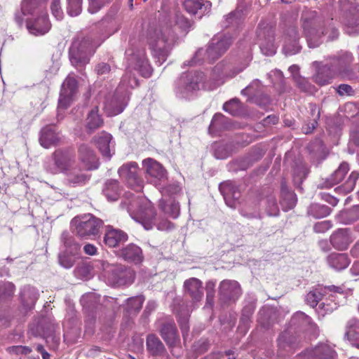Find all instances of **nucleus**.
Listing matches in <instances>:
<instances>
[{
    "label": "nucleus",
    "instance_id": "1",
    "mask_svg": "<svg viewBox=\"0 0 359 359\" xmlns=\"http://www.w3.org/2000/svg\"><path fill=\"white\" fill-rule=\"evenodd\" d=\"M302 27L309 48L318 47L327 36L329 41L336 39L339 31L330 20L325 21L316 11H306L301 18Z\"/></svg>",
    "mask_w": 359,
    "mask_h": 359
},
{
    "label": "nucleus",
    "instance_id": "2",
    "mask_svg": "<svg viewBox=\"0 0 359 359\" xmlns=\"http://www.w3.org/2000/svg\"><path fill=\"white\" fill-rule=\"evenodd\" d=\"M177 36L168 25H150L146 32L147 43L156 62L161 65L168 58Z\"/></svg>",
    "mask_w": 359,
    "mask_h": 359
},
{
    "label": "nucleus",
    "instance_id": "3",
    "mask_svg": "<svg viewBox=\"0 0 359 359\" xmlns=\"http://www.w3.org/2000/svg\"><path fill=\"white\" fill-rule=\"evenodd\" d=\"M232 43L231 38L227 36H216L212 39L206 49L199 48L194 57L184 62V65H195L205 62H212L221 57Z\"/></svg>",
    "mask_w": 359,
    "mask_h": 359
},
{
    "label": "nucleus",
    "instance_id": "4",
    "mask_svg": "<svg viewBox=\"0 0 359 359\" xmlns=\"http://www.w3.org/2000/svg\"><path fill=\"white\" fill-rule=\"evenodd\" d=\"M97 47L90 36H78L73 41L69 51L72 65L77 69H83L89 63Z\"/></svg>",
    "mask_w": 359,
    "mask_h": 359
},
{
    "label": "nucleus",
    "instance_id": "5",
    "mask_svg": "<svg viewBox=\"0 0 359 359\" xmlns=\"http://www.w3.org/2000/svg\"><path fill=\"white\" fill-rule=\"evenodd\" d=\"M134 219L146 230H150L154 226L161 231H170L175 227L174 224L168 219H162L158 222L154 208L149 201H144L140 204Z\"/></svg>",
    "mask_w": 359,
    "mask_h": 359
},
{
    "label": "nucleus",
    "instance_id": "6",
    "mask_svg": "<svg viewBox=\"0 0 359 359\" xmlns=\"http://www.w3.org/2000/svg\"><path fill=\"white\" fill-rule=\"evenodd\" d=\"M76 164L75 154L69 149L55 150L46 161L45 168L51 174L65 173Z\"/></svg>",
    "mask_w": 359,
    "mask_h": 359
},
{
    "label": "nucleus",
    "instance_id": "7",
    "mask_svg": "<svg viewBox=\"0 0 359 359\" xmlns=\"http://www.w3.org/2000/svg\"><path fill=\"white\" fill-rule=\"evenodd\" d=\"M103 276L114 285H124L133 282L135 274L133 270L121 264L102 262Z\"/></svg>",
    "mask_w": 359,
    "mask_h": 359
},
{
    "label": "nucleus",
    "instance_id": "8",
    "mask_svg": "<svg viewBox=\"0 0 359 359\" xmlns=\"http://www.w3.org/2000/svg\"><path fill=\"white\" fill-rule=\"evenodd\" d=\"M61 242L63 245V250L58 255L59 263L62 267L70 269L79 257L81 245L76 242L73 236L67 231L62 233Z\"/></svg>",
    "mask_w": 359,
    "mask_h": 359
},
{
    "label": "nucleus",
    "instance_id": "9",
    "mask_svg": "<svg viewBox=\"0 0 359 359\" xmlns=\"http://www.w3.org/2000/svg\"><path fill=\"white\" fill-rule=\"evenodd\" d=\"M103 222L91 214L74 217L72 222V227L75 233L81 238H88L97 235Z\"/></svg>",
    "mask_w": 359,
    "mask_h": 359
},
{
    "label": "nucleus",
    "instance_id": "10",
    "mask_svg": "<svg viewBox=\"0 0 359 359\" xmlns=\"http://www.w3.org/2000/svg\"><path fill=\"white\" fill-rule=\"evenodd\" d=\"M126 55L129 68L138 71L144 77L151 76L152 69L146 56L144 48L131 45L126 50Z\"/></svg>",
    "mask_w": 359,
    "mask_h": 359
},
{
    "label": "nucleus",
    "instance_id": "11",
    "mask_svg": "<svg viewBox=\"0 0 359 359\" xmlns=\"http://www.w3.org/2000/svg\"><path fill=\"white\" fill-rule=\"evenodd\" d=\"M205 81V75L201 72L183 73L175 82V92L182 97H187L189 93L200 89Z\"/></svg>",
    "mask_w": 359,
    "mask_h": 359
},
{
    "label": "nucleus",
    "instance_id": "12",
    "mask_svg": "<svg viewBox=\"0 0 359 359\" xmlns=\"http://www.w3.org/2000/svg\"><path fill=\"white\" fill-rule=\"evenodd\" d=\"M353 62V56L348 52H340L332 57L330 67L336 75H341L343 78L352 79V71L350 65Z\"/></svg>",
    "mask_w": 359,
    "mask_h": 359
},
{
    "label": "nucleus",
    "instance_id": "13",
    "mask_svg": "<svg viewBox=\"0 0 359 359\" xmlns=\"http://www.w3.org/2000/svg\"><path fill=\"white\" fill-rule=\"evenodd\" d=\"M337 353L328 344L320 343L313 348L306 349L297 354L294 359H335Z\"/></svg>",
    "mask_w": 359,
    "mask_h": 359
},
{
    "label": "nucleus",
    "instance_id": "14",
    "mask_svg": "<svg viewBox=\"0 0 359 359\" xmlns=\"http://www.w3.org/2000/svg\"><path fill=\"white\" fill-rule=\"evenodd\" d=\"M241 294V288L236 280H224L219 286V296L224 304L235 302Z\"/></svg>",
    "mask_w": 359,
    "mask_h": 359
},
{
    "label": "nucleus",
    "instance_id": "15",
    "mask_svg": "<svg viewBox=\"0 0 359 359\" xmlns=\"http://www.w3.org/2000/svg\"><path fill=\"white\" fill-rule=\"evenodd\" d=\"M76 92V80L73 77L68 76L62 85L58 101V108L60 109H66L71 104Z\"/></svg>",
    "mask_w": 359,
    "mask_h": 359
},
{
    "label": "nucleus",
    "instance_id": "16",
    "mask_svg": "<svg viewBox=\"0 0 359 359\" xmlns=\"http://www.w3.org/2000/svg\"><path fill=\"white\" fill-rule=\"evenodd\" d=\"M331 292V297L335 298L337 294L344 295L343 290L340 287L334 285L325 286L323 288H316L307 293L305 301L308 305L314 308L322 299L323 295Z\"/></svg>",
    "mask_w": 359,
    "mask_h": 359
},
{
    "label": "nucleus",
    "instance_id": "17",
    "mask_svg": "<svg viewBox=\"0 0 359 359\" xmlns=\"http://www.w3.org/2000/svg\"><path fill=\"white\" fill-rule=\"evenodd\" d=\"M283 51L285 55H292L298 53L301 49L299 34L294 26L289 27L284 34Z\"/></svg>",
    "mask_w": 359,
    "mask_h": 359
},
{
    "label": "nucleus",
    "instance_id": "18",
    "mask_svg": "<svg viewBox=\"0 0 359 359\" xmlns=\"http://www.w3.org/2000/svg\"><path fill=\"white\" fill-rule=\"evenodd\" d=\"M258 36L260 39L261 52L266 56H272L276 53L277 46L274 41V31L271 28H259Z\"/></svg>",
    "mask_w": 359,
    "mask_h": 359
},
{
    "label": "nucleus",
    "instance_id": "19",
    "mask_svg": "<svg viewBox=\"0 0 359 359\" xmlns=\"http://www.w3.org/2000/svg\"><path fill=\"white\" fill-rule=\"evenodd\" d=\"M219 189L226 204L231 208H236L241 198L238 186L233 182L226 181L219 184Z\"/></svg>",
    "mask_w": 359,
    "mask_h": 359
},
{
    "label": "nucleus",
    "instance_id": "20",
    "mask_svg": "<svg viewBox=\"0 0 359 359\" xmlns=\"http://www.w3.org/2000/svg\"><path fill=\"white\" fill-rule=\"evenodd\" d=\"M26 27L29 32L33 35L39 36L45 34L50 28V24L48 19L47 13L41 12L36 18L27 19Z\"/></svg>",
    "mask_w": 359,
    "mask_h": 359
},
{
    "label": "nucleus",
    "instance_id": "21",
    "mask_svg": "<svg viewBox=\"0 0 359 359\" xmlns=\"http://www.w3.org/2000/svg\"><path fill=\"white\" fill-rule=\"evenodd\" d=\"M126 104V94L116 92L111 97L106 100L104 109L108 116H113L121 114Z\"/></svg>",
    "mask_w": 359,
    "mask_h": 359
},
{
    "label": "nucleus",
    "instance_id": "22",
    "mask_svg": "<svg viewBox=\"0 0 359 359\" xmlns=\"http://www.w3.org/2000/svg\"><path fill=\"white\" fill-rule=\"evenodd\" d=\"M147 175L151 180L156 183L167 178V172L161 164L152 158H147L142 162Z\"/></svg>",
    "mask_w": 359,
    "mask_h": 359
},
{
    "label": "nucleus",
    "instance_id": "23",
    "mask_svg": "<svg viewBox=\"0 0 359 359\" xmlns=\"http://www.w3.org/2000/svg\"><path fill=\"white\" fill-rule=\"evenodd\" d=\"M159 332L169 347L175 346L179 341L177 330L172 319H168L163 322L159 329Z\"/></svg>",
    "mask_w": 359,
    "mask_h": 359
},
{
    "label": "nucleus",
    "instance_id": "24",
    "mask_svg": "<svg viewBox=\"0 0 359 359\" xmlns=\"http://www.w3.org/2000/svg\"><path fill=\"white\" fill-rule=\"evenodd\" d=\"M78 156L80 161L87 170H95L99 166L98 159L94 151L87 144L79 147Z\"/></svg>",
    "mask_w": 359,
    "mask_h": 359
},
{
    "label": "nucleus",
    "instance_id": "25",
    "mask_svg": "<svg viewBox=\"0 0 359 359\" xmlns=\"http://www.w3.org/2000/svg\"><path fill=\"white\" fill-rule=\"evenodd\" d=\"M184 290L193 302H200L203 297V287L201 280L196 278H191L184 283Z\"/></svg>",
    "mask_w": 359,
    "mask_h": 359
},
{
    "label": "nucleus",
    "instance_id": "26",
    "mask_svg": "<svg viewBox=\"0 0 359 359\" xmlns=\"http://www.w3.org/2000/svg\"><path fill=\"white\" fill-rule=\"evenodd\" d=\"M67 183L72 187L83 186L88 182L90 176L81 170L78 165L74 164L65 173Z\"/></svg>",
    "mask_w": 359,
    "mask_h": 359
},
{
    "label": "nucleus",
    "instance_id": "27",
    "mask_svg": "<svg viewBox=\"0 0 359 359\" xmlns=\"http://www.w3.org/2000/svg\"><path fill=\"white\" fill-rule=\"evenodd\" d=\"M183 5L189 13L201 19L210 11L212 4L208 1L203 3V0H184Z\"/></svg>",
    "mask_w": 359,
    "mask_h": 359
},
{
    "label": "nucleus",
    "instance_id": "28",
    "mask_svg": "<svg viewBox=\"0 0 359 359\" xmlns=\"http://www.w3.org/2000/svg\"><path fill=\"white\" fill-rule=\"evenodd\" d=\"M277 344L279 351L290 352L297 347L298 339L294 331L290 329L285 330L279 335Z\"/></svg>",
    "mask_w": 359,
    "mask_h": 359
},
{
    "label": "nucleus",
    "instance_id": "29",
    "mask_svg": "<svg viewBox=\"0 0 359 359\" xmlns=\"http://www.w3.org/2000/svg\"><path fill=\"white\" fill-rule=\"evenodd\" d=\"M120 256L126 261L134 264H140L144 259L142 249L133 243H130L122 248Z\"/></svg>",
    "mask_w": 359,
    "mask_h": 359
},
{
    "label": "nucleus",
    "instance_id": "30",
    "mask_svg": "<svg viewBox=\"0 0 359 359\" xmlns=\"http://www.w3.org/2000/svg\"><path fill=\"white\" fill-rule=\"evenodd\" d=\"M111 139L112 136L109 133L102 132L95 140L100 151L107 159L114 154V147L111 145Z\"/></svg>",
    "mask_w": 359,
    "mask_h": 359
},
{
    "label": "nucleus",
    "instance_id": "31",
    "mask_svg": "<svg viewBox=\"0 0 359 359\" xmlns=\"http://www.w3.org/2000/svg\"><path fill=\"white\" fill-rule=\"evenodd\" d=\"M137 168L136 163L130 162L122 165L118 172L120 177L126 179L130 184H139L140 180L137 176Z\"/></svg>",
    "mask_w": 359,
    "mask_h": 359
},
{
    "label": "nucleus",
    "instance_id": "32",
    "mask_svg": "<svg viewBox=\"0 0 359 359\" xmlns=\"http://www.w3.org/2000/svg\"><path fill=\"white\" fill-rule=\"evenodd\" d=\"M351 242L348 233V229H339L330 237V243L332 246L339 250H346Z\"/></svg>",
    "mask_w": 359,
    "mask_h": 359
},
{
    "label": "nucleus",
    "instance_id": "33",
    "mask_svg": "<svg viewBox=\"0 0 359 359\" xmlns=\"http://www.w3.org/2000/svg\"><path fill=\"white\" fill-rule=\"evenodd\" d=\"M128 238V235L124 231L111 228L106 232L104 241L109 247L114 248L127 241Z\"/></svg>",
    "mask_w": 359,
    "mask_h": 359
},
{
    "label": "nucleus",
    "instance_id": "34",
    "mask_svg": "<svg viewBox=\"0 0 359 359\" xmlns=\"http://www.w3.org/2000/svg\"><path fill=\"white\" fill-rule=\"evenodd\" d=\"M146 347L148 353L153 356H161L165 353V348L160 339L154 334L147 337Z\"/></svg>",
    "mask_w": 359,
    "mask_h": 359
},
{
    "label": "nucleus",
    "instance_id": "35",
    "mask_svg": "<svg viewBox=\"0 0 359 359\" xmlns=\"http://www.w3.org/2000/svg\"><path fill=\"white\" fill-rule=\"evenodd\" d=\"M329 266L337 271L346 269L351 260L345 253H332L327 258Z\"/></svg>",
    "mask_w": 359,
    "mask_h": 359
},
{
    "label": "nucleus",
    "instance_id": "36",
    "mask_svg": "<svg viewBox=\"0 0 359 359\" xmlns=\"http://www.w3.org/2000/svg\"><path fill=\"white\" fill-rule=\"evenodd\" d=\"M255 309V299H252L245 303L240 319L239 329L245 332L251 322L252 316Z\"/></svg>",
    "mask_w": 359,
    "mask_h": 359
},
{
    "label": "nucleus",
    "instance_id": "37",
    "mask_svg": "<svg viewBox=\"0 0 359 359\" xmlns=\"http://www.w3.org/2000/svg\"><path fill=\"white\" fill-rule=\"evenodd\" d=\"M59 140L58 135L52 126L43 128L41 132L39 138L40 144L44 148H49Z\"/></svg>",
    "mask_w": 359,
    "mask_h": 359
},
{
    "label": "nucleus",
    "instance_id": "38",
    "mask_svg": "<svg viewBox=\"0 0 359 359\" xmlns=\"http://www.w3.org/2000/svg\"><path fill=\"white\" fill-rule=\"evenodd\" d=\"M38 297L37 290L30 286L25 287L21 292V300L23 306L27 309H32L34 307Z\"/></svg>",
    "mask_w": 359,
    "mask_h": 359
},
{
    "label": "nucleus",
    "instance_id": "39",
    "mask_svg": "<svg viewBox=\"0 0 359 359\" xmlns=\"http://www.w3.org/2000/svg\"><path fill=\"white\" fill-rule=\"evenodd\" d=\"M36 0H23L21 4V12L16 13L15 18L19 25H21L23 21V16L27 15H33L37 13Z\"/></svg>",
    "mask_w": 359,
    "mask_h": 359
},
{
    "label": "nucleus",
    "instance_id": "40",
    "mask_svg": "<svg viewBox=\"0 0 359 359\" xmlns=\"http://www.w3.org/2000/svg\"><path fill=\"white\" fill-rule=\"evenodd\" d=\"M346 32L348 34L359 33V10L355 9L349 12L345 19Z\"/></svg>",
    "mask_w": 359,
    "mask_h": 359
},
{
    "label": "nucleus",
    "instance_id": "41",
    "mask_svg": "<svg viewBox=\"0 0 359 359\" xmlns=\"http://www.w3.org/2000/svg\"><path fill=\"white\" fill-rule=\"evenodd\" d=\"M159 208L165 215L173 219H176L180 212L179 203L172 200H170L168 201L161 200L159 201Z\"/></svg>",
    "mask_w": 359,
    "mask_h": 359
},
{
    "label": "nucleus",
    "instance_id": "42",
    "mask_svg": "<svg viewBox=\"0 0 359 359\" xmlns=\"http://www.w3.org/2000/svg\"><path fill=\"white\" fill-rule=\"evenodd\" d=\"M336 76L330 65H326L318 70L314 76V81L320 86L326 85Z\"/></svg>",
    "mask_w": 359,
    "mask_h": 359
},
{
    "label": "nucleus",
    "instance_id": "43",
    "mask_svg": "<svg viewBox=\"0 0 359 359\" xmlns=\"http://www.w3.org/2000/svg\"><path fill=\"white\" fill-rule=\"evenodd\" d=\"M102 124L103 121L98 114V108L95 107L88 113L86 118V128L90 133H92L95 130L100 128Z\"/></svg>",
    "mask_w": 359,
    "mask_h": 359
},
{
    "label": "nucleus",
    "instance_id": "44",
    "mask_svg": "<svg viewBox=\"0 0 359 359\" xmlns=\"http://www.w3.org/2000/svg\"><path fill=\"white\" fill-rule=\"evenodd\" d=\"M232 144L228 142H216L212 145L213 154L217 159H224L232 152Z\"/></svg>",
    "mask_w": 359,
    "mask_h": 359
},
{
    "label": "nucleus",
    "instance_id": "45",
    "mask_svg": "<svg viewBox=\"0 0 359 359\" xmlns=\"http://www.w3.org/2000/svg\"><path fill=\"white\" fill-rule=\"evenodd\" d=\"M229 125V119L223 114L218 113L216 114L210 123L209 126L210 133H215L226 128Z\"/></svg>",
    "mask_w": 359,
    "mask_h": 359
},
{
    "label": "nucleus",
    "instance_id": "46",
    "mask_svg": "<svg viewBox=\"0 0 359 359\" xmlns=\"http://www.w3.org/2000/svg\"><path fill=\"white\" fill-rule=\"evenodd\" d=\"M331 212V209L325 205H320L318 203L311 204L309 208L307 213L309 215L316 219L322 218L328 216Z\"/></svg>",
    "mask_w": 359,
    "mask_h": 359
},
{
    "label": "nucleus",
    "instance_id": "47",
    "mask_svg": "<svg viewBox=\"0 0 359 359\" xmlns=\"http://www.w3.org/2000/svg\"><path fill=\"white\" fill-rule=\"evenodd\" d=\"M344 337L348 340L359 339V320L356 318L350 319L346 326Z\"/></svg>",
    "mask_w": 359,
    "mask_h": 359
},
{
    "label": "nucleus",
    "instance_id": "48",
    "mask_svg": "<svg viewBox=\"0 0 359 359\" xmlns=\"http://www.w3.org/2000/svg\"><path fill=\"white\" fill-rule=\"evenodd\" d=\"M349 170L348 164L346 163H342L337 170L330 176L328 179V185L332 187L342 181L345 175Z\"/></svg>",
    "mask_w": 359,
    "mask_h": 359
},
{
    "label": "nucleus",
    "instance_id": "49",
    "mask_svg": "<svg viewBox=\"0 0 359 359\" xmlns=\"http://www.w3.org/2000/svg\"><path fill=\"white\" fill-rule=\"evenodd\" d=\"M103 193L109 201H116L119 196L118 182L116 180L108 181L105 184Z\"/></svg>",
    "mask_w": 359,
    "mask_h": 359
},
{
    "label": "nucleus",
    "instance_id": "50",
    "mask_svg": "<svg viewBox=\"0 0 359 359\" xmlns=\"http://www.w3.org/2000/svg\"><path fill=\"white\" fill-rule=\"evenodd\" d=\"M81 304L87 310H93L99 302V297L95 293H87L81 298Z\"/></svg>",
    "mask_w": 359,
    "mask_h": 359
},
{
    "label": "nucleus",
    "instance_id": "51",
    "mask_svg": "<svg viewBox=\"0 0 359 359\" xmlns=\"http://www.w3.org/2000/svg\"><path fill=\"white\" fill-rule=\"evenodd\" d=\"M223 109L233 116H237L241 111V103L238 99H232L224 104Z\"/></svg>",
    "mask_w": 359,
    "mask_h": 359
},
{
    "label": "nucleus",
    "instance_id": "52",
    "mask_svg": "<svg viewBox=\"0 0 359 359\" xmlns=\"http://www.w3.org/2000/svg\"><path fill=\"white\" fill-rule=\"evenodd\" d=\"M144 299L142 296H137L135 297L128 298V311L130 313L138 312L143 304Z\"/></svg>",
    "mask_w": 359,
    "mask_h": 359
},
{
    "label": "nucleus",
    "instance_id": "53",
    "mask_svg": "<svg viewBox=\"0 0 359 359\" xmlns=\"http://www.w3.org/2000/svg\"><path fill=\"white\" fill-rule=\"evenodd\" d=\"M291 323L294 325L304 327L311 323V319L303 312H297L291 319Z\"/></svg>",
    "mask_w": 359,
    "mask_h": 359
},
{
    "label": "nucleus",
    "instance_id": "54",
    "mask_svg": "<svg viewBox=\"0 0 359 359\" xmlns=\"http://www.w3.org/2000/svg\"><path fill=\"white\" fill-rule=\"evenodd\" d=\"M261 88V81L258 79H255L250 83V84L242 90L241 94L243 95L255 96L258 93Z\"/></svg>",
    "mask_w": 359,
    "mask_h": 359
},
{
    "label": "nucleus",
    "instance_id": "55",
    "mask_svg": "<svg viewBox=\"0 0 359 359\" xmlns=\"http://www.w3.org/2000/svg\"><path fill=\"white\" fill-rule=\"evenodd\" d=\"M281 189H282L283 194H284V198L283 200V203H285L286 201H288L286 208L292 209L296 205V202H297V198H296L295 194L292 192L287 191L285 182H282Z\"/></svg>",
    "mask_w": 359,
    "mask_h": 359
},
{
    "label": "nucleus",
    "instance_id": "56",
    "mask_svg": "<svg viewBox=\"0 0 359 359\" xmlns=\"http://www.w3.org/2000/svg\"><path fill=\"white\" fill-rule=\"evenodd\" d=\"M67 11L69 15L77 16L81 12L82 0H67Z\"/></svg>",
    "mask_w": 359,
    "mask_h": 359
},
{
    "label": "nucleus",
    "instance_id": "57",
    "mask_svg": "<svg viewBox=\"0 0 359 359\" xmlns=\"http://www.w3.org/2000/svg\"><path fill=\"white\" fill-rule=\"evenodd\" d=\"M240 17L241 13L238 11L230 13L224 17V20L222 22V26L226 28L230 26L237 25L240 22Z\"/></svg>",
    "mask_w": 359,
    "mask_h": 359
},
{
    "label": "nucleus",
    "instance_id": "58",
    "mask_svg": "<svg viewBox=\"0 0 359 359\" xmlns=\"http://www.w3.org/2000/svg\"><path fill=\"white\" fill-rule=\"evenodd\" d=\"M308 174V169L304 164L297 165L294 169V178L297 183H301L306 178Z\"/></svg>",
    "mask_w": 359,
    "mask_h": 359
},
{
    "label": "nucleus",
    "instance_id": "59",
    "mask_svg": "<svg viewBox=\"0 0 359 359\" xmlns=\"http://www.w3.org/2000/svg\"><path fill=\"white\" fill-rule=\"evenodd\" d=\"M359 174L357 172H352L349 175L348 180L343 185V189L346 193L351 192L355 187L357 180L358 179Z\"/></svg>",
    "mask_w": 359,
    "mask_h": 359
},
{
    "label": "nucleus",
    "instance_id": "60",
    "mask_svg": "<svg viewBox=\"0 0 359 359\" xmlns=\"http://www.w3.org/2000/svg\"><path fill=\"white\" fill-rule=\"evenodd\" d=\"M15 285L10 282L0 283V296L11 297L14 293Z\"/></svg>",
    "mask_w": 359,
    "mask_h": 359
},
{
    "label": "nucleus",
    "instance_id": "61",
    "mask_svg": "<svg viewBox=\"0 0 359 359\" xmlns=\"http://www.w3.org/2000/svg\"><path fill=\"white\" fill-rule=\"evenodd\" d=\"M95 71L98 76L104 77L110 73L111 67L109 63L102 62L95 66Z\"/></svg>",
    "mask_w": 359,
    "mask_h": 359
},
{
    "label": "nucleus",
    "instance_id": "62",
    "mask_svg": "<svg viewBox=\"0 0 359 359\" xmlns=\"http://www.w3.org/2000/svg\"><path fill=\"white\" fill-rule=\"evenodd\" d=\"M295 81L302 90L309 93H313L315 88L311 83H309L306 79L298 77L296 78Z\"/></svg>",
    "mask_w": 359,
    "mask_h": 359
},
{
    "label": "nucleus",
    "instance_id": "63",
    "mask_svg": "<svg viewBox=\"0 0 359 359\" xmlns=\"http://www.w3.org/2000/svg\"><path fill=\"white\" fill-rule=\"evenodd\" d=\"M53 15L57 20H61L63 17V12L60 7V0H52L50 6Z\"/></svg>",
    "mask_w": 359,
    "mask_h": 359
},
{
    "label": "nucleus",
    "instance_id": "64",
    "mask_svg": "<svg viewBox=\"0 0 359 359\" xmlns=\"http://www.w3.org/2000/svg\"><path fill=\"white\" fill-rule=\"evenodd\" d=\"M269 313L270 311L266 309H264L259 312L258 322L262 326L264 327H268L270 325V323L268 320Z\"/></svg>",
    "mask_w": 359,
    "mask_h": 359
}]
</instances>
